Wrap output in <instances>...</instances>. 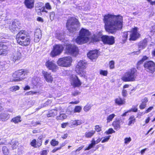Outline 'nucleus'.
Instances as JSON below:
<instances>
[{
    "instance_id": "obj_1",
    "label": "nucleus",
    "mask_w": 155,
    "mask_h": 155,
    "mask_svg": "<svg viewBox=\"0 0 155 155\" xmlns=\"http://www.w3.org/2000/svg\"><path fill=\"white\" fill-rule=\"evenodd\" d=\"M123 17L120 15L107 14V32L113 34L116 31L120 30L123 26Z\"/></svg>"
},
{
    "instance_id": "obj_2",
    "label": "nucleus",
    "mask_w": 155,
    "mask_h": 155,
    "mask_svg": "<svg viewBox=\"0 0 155 155\" xmlns=\"http://www.w3.org/2000/svg\"><path fill=\"white\" fill-rule=\"evenodd\" d=\"M138 73L135 68H132L125 73L121 78V79L125 82L134 81L138 76Z\"/></svg>"
},
{
    "instance_id": "obj_3",
    "label": "nucleus",
    "mask_w": 155,
    "mask_h": 155,
    "mask_svg": "<svg viewBox=\"0 0 155 155\" xmlns=\"http://www.w3.org/2000/svg\"><path fill=\"white\" fill-rule=\"evenodd\" d=\"M90 32L88 30L82 28L80 31L79 36L76 40L77 43L82 44L87 43L90 40Z\"/></svg>"
},
{
    "instance_id": "obj_4",
    "label": "nucleus",
    "mask_w": 155,
    "mask_h": 155,
    "mask_svg": "<svg viewBox=\"0 0 155 155\" xmlns=\"http://www.w3.org/2000/svg\"><path fill=\"white\" fill-rule=\"evenodd\" d=\"M66 26L70 32L73 33L76 31L80 27V23L77 19L71 18L67 20Z\"/></svg>"
},
{
    "instance_id": "obj_5",
    "label": "nucleus",
    "mask_w": 155,
    "mask_h": 155,
    "mask_svg": "<svg viewBox=\"0 0 155 155\" xmlns=\"http://www.w3.org/2000/svg\"><path fill=\"white\" fill-rule=\"evenodd\" d=\"M87 65L86 62L84 61H80L78 63L76 67V73L81 77L84 78H87L86 73L85 69Z\"/></svg>"
},
{
    "instance_id": "obj_6",
    "label": "nucleus",
    "mask_w": 155,
    "mask_h": 155,
    "mask_svg": "<svg viewBox=\"0 0 155 155\" xmlns=\"http://www.w3.org/2000/svg\"><path fill=\"white\" fill-rule=\"evenodd\" d=\"M27 74V72L23 70H20L14 73L12 77L13 78L12 81H19L25 78V76Z\"/></svg>"
},
{
    "instance_id": "obj_7",
    "label": "nucleus",
    "mask_w": 155,
    "mask_h": 155,
    "mask_svg": "<svg viewBox=\"0 0 155 155\" xmlns=\"http://www.w3.org/2000/svg\"><path fill=\"white\" fill-rule=\"evenodd\" d=\"M72 61V58L69 56L60 58L57 62V64L59 66L63 67L70 66Z\"/></svg>"
},
{
    "instance_id": "obj_8",
    "label": "nucleus",
    "mask_w": 155,
    "mask_h": 155,
    "mask_svg": "<svg viewBox=\"0 0 155 155\" xmlns=\"http://www.w3.org/2000/svg\"><path fill=\"white\" fill-rule=\"evenodd\" d=\"M143 66L145 70L150 73L153 74L155 72V63L152 61H148L144 62Z\"/></svg>"
},
{
    "instance_id": "obj_9",
    "label": "nucleus",
    "mask_w": 155,
    "mask_h": 155,
    "mask_svg": "<svg viewBox=\"0 0 155 155\" xmlns=\"http://www.w3.org/2000/svg\"><path fill=\"white\" fill-rule=\"evenodd\" d=\"M138 28L137 27H134L131 29L129 31L130 34L129 36V41H135L139 38L140 37V34L138 31Z\"/></svg>"
},
{
    "instance_id": "obj_10",
    "label": "nucleus",
    "mask_w": 155,
    "mask_h": 155,
    "mask_svg": "<svg viewBox=\"0 0 155 155\" xmlns=\"http://www.w3.org/2000/svg\"><path fill=\"white\" fill-rule=\"evenodd\" d=\"M66 53L74 56H76L78 52V48L74 45L69 44L66 47Z\"/></svg>"
},
{
    "instance_id": "obj_11",
    "label": "nucleus",
    "mask_w": 155,
    "mask_h": 155,
    "mask_svg": "<svg viewBox=\"0 0 155 155\" xmlns=\"http://www.w3.org/2000/svg\"><path fill=\"white\" fill-rule=\"evenodd\" d=\"M20 24L18 21L15 20L14 21L9 22L8 28L12 32L14 33H16L19 28L18 27Z\"/></svg>"
},
{
    "instance_id": "obj_12",
    "label": "nucleus",
    "mask_w": 155,
    "mask_h": 155,
    "mask_svg": "<svg viewBox=\"0 0 155 155\" xmlns=\"http://www.w3.org/2000/svg\"><path fill=\"white\" fill-rule=\"evenodd\" d=\"M64 47L61 45H56L53 47V50L51 53V55L54 57L60 54L62 51Z\"/></svg>"
},
{
    "instance_id": "obj_13",
    "label": "nucleus",
    "mask_w": 155,
    "mask_h": 155,
    "mask_svg": "<svg viewBox=\"0 0 155 155\" xmlns=\"http://www.w3.org/2000/svg\"><path fill=\"white\" fill-rule=\"evenodd\" d=\"M70 82L71 85L74 87H78L81 84L78 77L75 75H73L71 76Z\"/></svg>"
},
{
    "instance_id": "obj_14",
    "label": "nucleus",
    "mask_w": 155,
    "mask_h": 155,
    "mask_svg": "<svg viewBox=\"0 0 155 155\" xmlns=\"http://www.w3.org/2000/svg\"><path fill=\"white\" fill-rule=\"evenodd\" d=\"M124 122L120 119L116 118L112 123V125L114 130H118L121 128L120 125L124 123Z\"/></svg>"
},
{
    "instance_id": "obj_15",
    "label": "nucleus",
    "mask_w": 155,
    "mask_h": 155,
    "mask_svg": "<svg viewBox=\"0 0 155 155\" xmlns=\"http://www.w3.org/2000/svg\"><path fill=\"white\" fill-rule=\"evenodd\" d=\"M45 65L49 70L52 71L53 72H55L58 68V66L53 61H47L45 63Z\"/></svg>"
},
{
    "instance_id": "obj_16",
    "label": "nucleus",
    "mask_w": 155,
    "mask_h": 155,
    "mask_svg": "<svg viewBox=\"0 0 155 155\" xmlns=\"http://www.w3.org/2000/svg\"><path fill=\"white\" fill-rule=\"evenodd\" d=\"M16 41L17 42L19 45L22 46H26L28 45L30 43V36L29 35L25 37L23 39H18Z\"/></svg>"
},
{
    "instance_id": "obj_17",
    "label": "nucleus",
    "mask_w": 155,
    "mask_h": 155,
    "mask_svg": "<svg viewBox=\"0 0 155 155\" xmlns=\"http://www.w3.org/2000/svg\"><path fill=\"white\" fill-rule=\"evenodd\" d=\"M99 52L97 50H95L90 51L87 54L88 58L91 60L95 61L99 55Z\"/></svg>"
},
{
    "instance_id": "obj_18",
    "label": "nucleus",
    "mask_w": 155,
    "mask_h": 155,
    "mask_svg": "<svg viewBox=\"0 0 155 155\" xmlns=\"http://www.w3.org/2000/svg\"><path fill=\"white\" fill-rule=\"evenodd\" d=\"M8 47L3 43H0V55H6L8 52Z\"/></svg>"
},
{
    "instance_id": "obj_19",
    "label": "nucleus",
    "mask_w": 155,
    "mask_h": 155,
    "mask_svg": "<svg viewBox=\"0 0 155 155\" xmlns=\"http://www.w3.org/2000/svg\"><path fill=\"white\" fill-rule=\"evenodd\" d=\"M21 49L18 48L17 51L14 53L12 57V59L13 61L15 62L17 60H19L21 57Z\"/></svg>"
},
{
    "instance_id": "obj_20",
    "label": "nucleus",
    "mask_w": 155,
    "mask_h": 155,
    "mask_svg": "<svg viewBox=\"0 0 155 155\" xmlns=\"http://www.w3.org/2000/svg\"><path fill=\"white\" fill-rule=\"evenodd\" d=\"M28 33L25 30L20 31L17 34L16 37V40L18 39H22L25 37L29 36Z\"/></svg>"
},
{
    "instance_id": "obj_21",
    "label": "nucleus",
    "mask_w": 155,
    "mask_h": 155,
    "mask_svg": "<svg viewBox=\"0 0 155 155\" xmlns=\"http://www.w3.org/2000/svg\"><path fill=\"white\" fill-rule=\"evenodd\" d=\"M42 73L46 81L48 83H51L53 81V78L51 74L44 71H42Z\"/></svg>"
},
{
    "instance_id": "obj_22",
    "label": "nucleus",
    "mask_w": 155,
    "mask_h": 155,
    "mask_svg": "<svg viewBox=\"0 0 155 155\" xmlns=\"http://www.w3.org/2000/svg\"><path fill=\"white\" fill-rule=\"evenodd\" d=\"M41 32L40 29H37L35 30V33L34 41L38 42L41 37Z\"/></svg>"
},
{
    "instance_id": "obj_23",
    "label": "nucleus",
    "mask_w": 155,
    "mask_h": 155,
    "mask_svg": "<svg viewBox=\"0 0 155 155\" xmlns=\"http://www.w3.org/2000/svg\"><path fill=\"white\" fill-rule=\"evenodd\" d=\"M82 124L81 120H71L69 123V126L71 128L74 127L78 125H80Z\"/></svg>"
},
{
    "instance_id": "obj_24",
    "label": "nucleus",
    "mask_w": 155,
    "mask_h": 155,
    "mask_svg": "<svg viewBox=\"0 0 155 155\" xmlns=\"http://www.w3.org/2000/svg\"><path fill=\"white\" fill-rule=\"evenodd\" d=\"M147 38H145L140 41L138 43V46L139 48L143 49L147 46Z\"/></svg>"
},
{
    "instance_id": "obj_25",
    "label": "nucleus",
    "mask_w": 155,
    "mask_h": 155,
    "mask_svg": "<svg viewBox=\"0 0 155 155\" xmlns=\"http://www.w3.org/2000/svg\"><path fill=\"white\" fill-rule=\"evenodd\" d=\"M115 104L117 105L121 106L124 104L125 103V99L120 97H118L114 100Z\"/></svg>"
},
{
    "instance_id": "obj_26",
    "label": "nucleus",
    "mask_w": 155,
    "mask_h": 155,
    "mask_svg": "<svg viewBox=\"0 0 155 155\" xmlns=\"http://www.w3.org/2000/svg\"><path fill=\"white\" fill-rule=\"evenodd\" d=\"M24 3L28 8L31 9L34 7V0H25Z\"/></svg>"
},
{
    "instance_id": "obj_27",
    "label": "nucleus",
    "mask_w": 155,
    "mask_h": 155,
    "mask_svg": "<svg viewBox=\"0 0 155 155\" xmlns=\"http://www.w3.org/2000/svg\"><path fill=\"white\" fill-rule=\"evenodd\" d=\"M148 101V98L147 97H145L143 99L142 103L140 104L139 106L140 109V110H143L145 109L147 106V103Z\"/></svg>"
},
{
    "instance_id": "obj_28",
    "label": "nucleus",
    "mask_w": 155,
    "mask_h": 155,
    "mask_svg": "<svg viewBox=\"0 0 155 155\" xmlns=\"http://www.w3.org/2000/svg\"><path fill=\"white\" fill-rule=\"evenodd\" d=\"M95 132V131L94 130H88L85 133L84 136L87 138H91L94 135Z\"/></svg>"
},
{
    "instance_id": "obj_29",
    "label": "nucleus",
    "mask_w": 155,
    "mask_h": 155,
    "mask_svg": "<svg viewBox=\"0 0 155 155\" xmlns=\"http://www.w3.org/2000/svg\"><path fill=\"white\" fill-rule=\"evenodd\" d=\"M10 118V115L8 113H1L0 119L2 121H5Z\"/></svg>"
},
{
    "instance_id": "obj_30",
    "label": "nucleus",
    "mask_w": 155,
    "mask_h": 155,
    "mask_svg": "<svg viewBox=\"0 0 155 155\" xmlns=\"http://www.w3.org/2000/svg\"><path fill=\"white\" fill-rule=\"evenodd\" d=\"M51 7L49 3H47L45 4V6H43L41 9L40 11L42 12L47 13L48 11L46 10H50L51 9Z\"/></svg>"
},
{
    "instance_id": "obj_31",
    "label": "nucleus",
    "mask_w": 155,
    "mask_h": 155,
    "mask_svg": "<svg viewBox=\"0 0 155 155\" xmlns=\"http://www.w3.org/2000/svg\"><path fill=\"white\" fill-rule=\"evenodd\" d=\"M115 43V38L113 36L107 35V44L111 45Z\"/></svg>"
},
{
    "instance_id": "obj_32",
    "label": "nucleus",
    "mask_w": 155,
    "mask_h": 155,
    "mask_svg": "<svg viewBox=\"0 0 155 155\" xmlns=\"http://www.w3.org/2000/svg\"><path fill=\"white\" fill-rule=\"evenodd\" d=\"M100 39L98 36L94 35L91 38L90 37V40L88 42H95L99 41Z\"/></svg>"
},
{
    "instance_id": "obj_33",
    "label": "nucleus",
    "mask_w": 155,
    "mask_h": 155,
    "mask_svg": "<svg viewBox=\"0 0 155 155\" xmlns=\"http://www.w3.org/2000/svg\"><path fill=\"white\" fill-rule=\"evenodd\" d=\"M136 119L134 115L130 116L128 118V125L131 126L133 124L136 122Z\"/></svg>"
},
{
    "instance_id": "obj_34",
    "label": "nucleus",
    "mask_w": 155,
    "mask_h": 155,
    "mask_svg": "<svg viewBox=\"0 0 155 155\" xmlns=\"http://www.w3.org/2000/svg\"><path fill=\"white\" fill-rule=\"evenodd\" d=\"M57 114V111L55 110H52L49 111L47 114L48 117H54Z\"/></svg>"
},
{
    "instance_id": "obj_35",
    "label": "nucleus",
    "mask_w": 155,
    "mask_h": 155,
    "mask_svg": "<svg viewBox=\"0 0 155 155\" xmlns=\"http://www.w3.org/2000/svg\"><path fill=\"white\" fill-rule=\"evenodd\" d=\"M21 120L20 116H18L13 118L11 120V122L16 124L21 122Z\"/></svg>"
},
{
    "instance_id": "obj_36",
    "label": "nucleus",
    "mask_w": 155,
    "mask_h": 155,
    "mask_svg": "<svg viewBox=\"0 0 155 155\" xmlns=\"http://www.w3.org/2000/svg\"><path fill=\"white\" fill-rule=\"evenodd\" d=\"M10 144L12 145V147L13 149H14L17 148L18 145V143L17 140H12Z\"/></svg>"
},
{
    "instance_id": "obj_37",
    "label": "nucleus",
    "mask_w": 155,
    "mask_h": 155,
    "mask_svg": "<svg viewBox=\"0 0 155 155\" xmlns=\"http://www.w3.org/2000/svg\"><path fill=\"white\" fill-rule=\"evenodd\" d=\"M127 32H124L123 33V34L122 36V41L123 43H125L127 41L128 38V34Z\"/></svg>"
},
{
    "instance_id": "obj_38",
    "label": "nucleus",
    "mask_w": 155,
    "mask_h": 155,
    "mask_svg": "<svg viewBox=\"0 0 155 155\" xmlns=\"http://www.w3.org/2000/svg\"><path fill=\"white\" fill-rule=\"evenodd\" d=\"M95 145V143L94 142V139L93 138L91 141V143L89 144L87 147L85 149V150H89L93 147Z\"/></svg>"
},
{
    "instance_id": "obj_39",
    "label": "nucleus",
    "mask_w": 155,
    "mask_h": 155,
    "mask_svg": "<svg viewBox=\"0 0 155 155\" xmlns=\"http://www.w3.org/2000/svg\"><path fill=\"white\" fill-rule=\"evenodd\" d=\"M116 115L114 114H112L107 117V123H109L112 121Z\"/></svg>"
},
{
    "instance_id": "obj_40",
    "label": "nucleus",
    "mask_w": 155,
    "mask_h": 155,
    "mask_svg": "<svg viewBox=\"0 0 155 155\" xmlns=\"http://www.w3.org/2000/svg\"><path fill=\"white\" fill-rule=\"evenodd\" d=\"M138 105H133L130 109L129 110L130 112H137L138 111Z\"/></svg>"
},
{
    "instance_id": "obj_41",
    "label": "nucleus",
    "mask_w": 155,
    "mask_h": 155,
    "mask_svg": "<svg viewBox=\"0 0 155 155\" xmlns=\"http://www.w3.org/2000/svg\"><path fill=\"white\" fill-rule=\"evenodd\" d=\"M10 142V141L6 139H0V145H6Z\"/></svg>"
},
{
    "instance_id": "obj_42",
    "label": "nucleus",
    "mask_w": 155,
    "mask_h": 155,
    "mask_svg": "<svg viewBox=\"0 0 155 155\" xmlns=\"http://www.w3.org/2000/svg\"><path fill=\"white\" fill-rule=\"evenodd\" d=\"M143 64V62L141 61L140 60L138 61L136 64V68L137 69H140L142 67V65Z\"/></svg>"
},
{
    "instance_id": "obj_43",
    "label": "nucleus",
    "mask_w": 155,
    "mask_h": 155,
    "mask_svg": "<svg viewBox=\"0 0 155 155\" xmlns=\"http://www.w3.org/2000/svg\"><path fill=\"white\" fill-rule=\"evenodd\" d=\"M20 87L17 85L14 86L10 88V90L12 91H15L19 89Z\"/></svg>"
},
{
    "instance_id": "obj_44",
    "label": "nucleus",
    "mask_w": 155,
    "mask_h": 155,
    "mask_svg": "<svg viewBox=\"0 0 155 155\" xmlns=\"http://www.w3.org/2000/svg\"><path fill=\"white\" fill-rule=\"evenodd\" d=\"M82 108L80 106H76L74 109V112L80 113L81 111Z\"/></svg>"
},
{
    "instance_id": "obj_45",
    "label": "nucleus",
    "mask_w": 155,
    "mask_h": 155,
    "mask_svg": "<svg viewBox=\"0 0 155 155\" xmlns=\"http://www.w3.org/2000/svg\"><path fill=\"white\" fill-rule=\"evenodd\" d=\"M109 67L110 69H113L114 68V62L111 60L109 61Z\"/></svg>"
},
{
    "instance_id": "obj_46",
    "label": "nucleus",
    "mask_w": 155,
    "mask_h": 155,
    "mask_svg": "<svg viewBox=\"0 0 155 155\" xmlns=\"http://www.w3.org/2000/svg\"><path fill=\"white\" fill-rule=\"evenodd\" d=\"M2 151L5 155H8L9 152L8 149L6 147H3L2 149Z\"/></svg>"
},
{
    "instance_id": "obj_47",
    "label": "nucleus",
    "mask_w": 155,
    "mask_h": 155,
    "mask_svg": "<svg viewBox=\"0 0 155 155\" xmlns=\"http://www.w3.org/2000/svg\"><path fill=\"white\" fill-rule=\"evenodd\" d=\"M91 106L90 104H88L84 107V110L85 112H87L91 109Z\"/></svg>"
},
{
    "instance_id": "obj_48",
    "label": "nucleus",
    "mask_w": 155,
    "mask_h": 155,
    "mask_svg": "<svg viewBox=\"0 0 155 155\" xmlns=\"http://www.w3.org/2000/svg\"><path fill=\"white\" fill-rule=\"evenodd\" d=\"M56 37L58 39L61 40L64 38V35L62 34L59 33L56 34Z\"/></svg>"
},
{
    "instance_id": "obj_49",
    "label": "nucleus",
    "mask_w": 155,
    "mask_h": 155,
    "mask_svg": "<svg viewBox=\"0 0 155 155\" xmlns=\"http://www.w3.org/2000/svg\"><path fill=\"white\" fill-rule=\"evenodd\" d=\"M58 143V142L57 141H56L55 140H52L51 142V144L53 146L57 145Z\"/></svg>"
},
{
    "instance_id": "obj_50",
    "label": "nucleus",
    "mask_w": 155,
    "mask_h": 155,
    "mask_svg": "<svg viewBox=\"0 0 155 155\" xmlns=\"http://www.w3.org/2000/svg\"><path fill=\"white\" fill-rule=\"evenodd\" d=\"M7 65L5 61L3 60H2L0 61V66L5 67V66H7Z\"/></svg>"
},
{
    "instance_id": "obj_51",
    "label": "nucleus",
    "mask_w": 155,
    "mask_h": 155,
    "mask_svg": "<svg viewBox=\"0 0 155 155\" xmlns=\"http://www.w3.org/2000/svg\"><path fill=\"white\" fill-rule=\"evenodd\" d=\"M31 145L34 147L37 148L36 140L35 139L33 140L31 143Z\"/></svg>"
},
{
    "instance_id": "obj_52",
    "label": "nucleus",
    "mask_w": 155,
    "mask_h": 155,
    "mask_svg": "<svg viewBox=\"0 0 155 155\" xmlns=\"http://www.w3.org/2000/svg\"><path fill=\"white\" fill-rule=\"evenodd\" d=\"M102 41L104 44L107 43V36L106 35L103 36L101 38Z\"/></svg>"
},
{
    "instance_id": "obj_53",
    "label": "nucleus",
    "mask_w": 155,
    "mask_h": 155,
    "mask_svg": "<svg viewBox=\"0 0 155 155\" xmlns=\"http://www.w3.org/2000/svg\"><path fill=\"white\" fill-rule=\"evenodd\" d=\"M153 109V106H151L148 107L145 111V113H147L150 112Z\"/></svg>"
},
{
    "instance_id": "obj_54",
    "label": "nucleus",
    "mask_w": 155,
    "mask_h": 155,
    "mask_svg": "<svg viewBox=\"0 0 155 155\" xmlns=\"http://www.w3.org/2000/svg\"><path fill=\"white\" fill-rule=\"evenodd\" d=\"M131 140V139L130 137H126L124 139V143L125 144L129 143Z\"/></svg>"
},
{
    "instance_id": "obj_55",
    "label": "nucleus",
    "mask_w": 155,
    "mask_h": 155,
    "mask_svg": "<svg viewBox=\"0 0 155 155\" xmlns=\"http://www.w3.org/2000/svg\"><path fill=\"white\" fill-rule=\"evenodd\" d=\"M115 131L112 128H109L107 130V134H111L115 133Z\"/></svg>"
},
{
    "instance_id": "obj_56",
    "label": "nucleus",
    "mask_w": 155,
    "mask_h": 155,
    "mask_svg": "<svg viewBox=\"0 0 155 155\" xmlns=\"http://www.w3.org/2000/svg\"><path fill=\"white\" fill-rule=\"evenodd\" d=\"M95 131H97V132H100L101 130V127H100L99 125H96L95 126Z\"/></svg>"
},
{
    "instance_id": "obj_57",
    "label": "nucleus",
    "mask_w": 155,
    "mask_h": 155,
    "mask_svg": "<svg viewBox=\"0 0 155 155\" xmlns=\"http://www.w3.org/2000/svg\"><path fill=\"white\" fill-rule=\"evenodd\" d=\"M127 94V91L126 90L123 89L122 91V94L123 97H126Z\"/></svg>"
},
{
    "instance_id": "obj_58",
    "label": "nucleus",
    "mask_w": 155,
    "mask_h": 155,
    "mask_svg": "<svg viewBox=\"0 0 155 155\" xmlns=\"http://www.w3.org/2000/svg\"><path fill=\"white\" fill-rule=\"evenodd\" d=\"M55 16L54 12H52L50 14V19L52 21L54 19V17Z\"/></svg>"
},
{
    "instance_id": "obj_59",
    "label": "nucleus",
    "mask_w": 155,
    "mask_h": 155,
    "mask_svg": "<svg viewBox=\"0 0 155 155\" xmlns=\"http://www.w3.org/2000/svg\"><path fill=\"white\" fill-rule=\"evenodd\" d=\"M100 74L101 75L106 76L107 75V71L103 70H101L100 71Z\"/></svg>"
},
{
    "instance_id": "obj_60",
    "label": "nucleus",
    "mask_w": 155,
    "mask_h": 155,
    "mask_svg": "<svg viewBox=\"0 0 155 155\" xmlns=\"http://www.w3.org/2000/svg\"><path fill=\"white\" fill-rule=\"evenodd\" d=\"M38 92L36 91H30L28 92H27L26 94L28 95H33L34 94H36Z\"/></svg>"
},
{
    "instance_id": "obj_61",
    "label": "nucleus",
    "mask_w": 155,
    "mask_h": 155,
    "mask_svg": "<svg viewBox=\"0 0 155 155\" xmlns=\"http://www.w3.org/2000/svg\"><path fill=\"white\" fill-rule=\"evenodd\" d=\"M104 21L105 23V30L107 31V16L106 15H105L104 16Z\"/></svg>"
},
{
    "instance_id": "obj_62",
    "label": "nucleus",
    "mask_w": 155,
    "mask_h": 155,
    "mask_svg": "<svg viewBox=\"0 0 155 155\" xmlns=\"http://www.w3.org/2000/svg\"><path fill=\"white\" fill-rule=\"evenodd\" d=\"M59 117L60 119H64L67 118V116L65 114H60Z\"/></svg>"
},
{
    "instance_id": "obj_63",
    "label": "nucleus",
    "mask_w": 155,
    "mask_h": 155,
    "mask_svg": "<svg viewBox=\"0 0 155 155\" xmlns=\"http://www.w3.org/2000/svg\"><path fill=\"white\" fill-rule=\"evenodd\" d=\"M150 120V117H147L145 119L144 121V123L145 124H148Z\"/></svg>"
},
{
    "instance_id": "obj_64",
    "label": "nucleus",
    "mask_w": 155,
    "mask_h": 155,
    "mask_svg": "<svg viewBox=\"0 0 155 155\" xmlns=\"http://www.w3.org/2000/svg\"><path fill=\"white\" fill-rule=\"evenodd\" d=\"M148 58L147 56L145 55L140 60L141 61H142L143 63L144 61L148 60Z\"/></svg>"
}]
</instances>
